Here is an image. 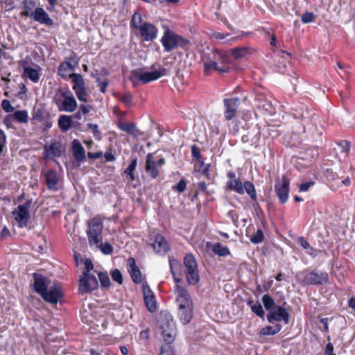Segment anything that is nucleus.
Returning <instances> with one entry per match:
<instances>
[{
	"label": "nucleus",
	"instance_id": "nucleus-1",
	"mask_svg": "<svg viewBox=\"0 0 355 355\" xmlns=\"http://www.w3.org/2000/svg\"><path fill=\"white\" fill-rule=\"evenodd\" d=\"M75 67L69 61L64 60L58 67V74L63 79L68 77L71 78L73 83L72 89L74 91L78 99L85 103L87 102V87L83 76L80 73H73L69 74L70 71H73Z\"/></svg>",
	"mask_w": 355,
	"mask_h": 355
},
{
	"label": "nucleus",
	"instance_id": "nucleus-2",
	"mask_svg": "<svg viewBox=\"0 0 355 355\" xmlns=\"http://www.w3.org/2000/svg\"><path fill=\"white\" fill-rule=\"evenodd\" d=\"M103 227V222L98 218H94L89 221L87 231L89 244L98 246L104 254H111L113 252L112 245L107 242L102 243Z\"/></svg>",
	"mask_w": 355,
	"mask_h": 355
},
{
	"label": "nucleus",
	"instance_id": "nucleus-3",
	"mask_svg": "<svg viewBox=\"0 0 355 355\" xmlns=\"http://www.w3.org/2000/svg\"><path fill=\"white\" fill-rule=\"evenodd\" d=\"M227 177L226 191H234L240 195L246 193L252 202L257 201L256 188L252 182L246 180L242 182L241 180L236 177V173L233 171H228Z\"/></svg>",
	"mask_w": 355,
	"mask_h": 355
},
{
	"label": "nucleus",
	"instance_id": "nucleus-4",
	"mask_svg": "<svg viewBox=\"0 0 355 355\" xmlns=\"http://www.w3.org/2000/svg\"><path fill=\"white\" fill-rule=\"evenodd\" d=\"M170 270L172 273L174 281L176 284L181 282V279L178 277V273L180 270L181 263L175 259H169ZM175 293L176 295V302L178 307H184L187 306H192V299L185 288L176 284L175 287Z\"/></svg>",
	"mask_w": 355,
	"mask_h": 355
},
{
	"label": "nucleus",
	"instance_id": "nucleus-5",
	"mask_svg": "<svg viewBox=\"0 0 355 355\" xmlns=\"http://www.w3.org/2000/svg\"><path fill=\"white\" fill-rule=\"evenodd\" d=\"M160 42L166 52H170L179 47L184 50H188L191 45L189 40L176 34L174 31L170 30L168 26L164 27V32Z\"/></svg>",
	"mask_w": 355,
	"mask_h": 355
},
{
	"label": "nucleus",
	"instance_id": "nucleus-6",
	"mask_svg": "<svg viewBox=\"0 0 355 355\" xmlns=\"http://www.w3.org/2000/svg\"><path fill=\"white\" fill-rule=\"evenodd\" d=\"M59 111L72 112L77 108V102L69 89L59 88L53 98Z\"/></svg>",
	"mask_w": 355,
	"mask_h": 355
},
{
	"label": "nucleus",
	"instance_id": "nucleus-7",
	"mask_svg": "<svg viewBox=\"0 0 355 355\" xmlns=\"http://www.w3.org/2000/svg\"><path fill=\"white\" fill-rule=\"evenodd\" d=\"M301 282L308 285H323L329 282V273L326 271L306 269L298 274Z\"/></svg>",
	"mask_w": 355,
	"mask_h": 355
},
{
	"label": "nucleus",
	"instance_id": "nucleus-8",
	"mask_svg": "<svg viewBox=\"0 0 355 355\" xmlns=\"http://www.w3.org/2000/svg\"><path fill=\"white\" fill-rule=\"evenodd\" d=\"M165 71L166 69L164 68L150 72H144L142 69H137L131 71L130 79L133 86L136 87L139 82L146 84L159 79L160 77L165 75Z\"/></svg>",
	"mask_w": 355,
	"mask_h": 355
},
{
	"label": "nucleus",
	"instance_id": "nucleus-9",
	"mask_svg": "<svg viewBox=\"0 0 355 355\" xmlns=\"http://www.w3.org/2000/svg\"><path fill=\"white\" fill-rule=\"evenodd\" d=\"M46 187L49 190L58 191L63 188V178L61 172L55 169H48L42 171Z\"/></svg>",
	"mask_w": 355,
	"mask_h": 355
},
{
	"label": "nucleus",
	"instance_id": "nucleus-10",
	"mask_svg": "<svg viewBox=\"0 0 355 355\" xmlns=\"http://www.w3.org/2000/svg\"><path fill=\"white\" fill-rule=\"evenodd\" d=\"M184 264L187 268V280L191 285H196L199 282L198 264L192 254H187L184 258Z\"/></svg>",
	"mask_w": 355,
	"mask_h": 355
},
{
	"label": "nucleus",
	"instance_id": "nucleus-11",
	"mask_svg": "<svg viewBox=\"0 0 355 355\" xmlns=\"http://www.w3.org/2000/svg\"><path fill=\"white\" fill-rule=\"evenodd\" d=\"M219 58L218 55H215V49L210 52H204L202 55V62L203 63L204 73L205 75H209L214 71H218L219 73H228V69L224 68L216 67V60Z\"/></svg>",
	"mask_w": 355,
	"mask_h": 355
},
{
	"label": "nucleus",
	"instance_id": "nucleus-12",
	"mask_svg": "<svg viewBox=\"0 0 355 355\" xmlns=\"http://www.w3.org/2000/svg\"><path fill=\"white\" fill-rule=\"evenodd\" d=\"M32 204V199L26 200L23 205H19L12 211L14 219L18 223L19 227H26L30 219L29 209Z\"/></svg>",
	"mask_w": 355,
	"mask_h": 355
},
{
	"label": "nucleus",
	"instance_id": "nucleus-13",
	"mask_svg": "<svg viewBox=\"0 0 355 355\" xmlns=\"http://www.w3.org/2000/svg\"><path fill=\"white\" fill-rule=\"evenodd\" d=\"M160 328L165 343L164 345H169L173 343L176 336V327L175 321L167 316L160 320Z\"/></svg>",
	"mask_w": 355,
	"mask_h": 355
},
{
	"label": "nucleus",
	"instance_id": "nucleus-14",
	"mask_svg": "<svg viewBox=\"0 0 355 355\" xmlns=\"http://www.w3.org/2000/svg\"><path fill=\"white\" fill-rule=\"evenodd\" d=\"M241 99L239 97L232 96L223 99V116L226 121L232 120L236 115Z\"/></svg>",
	"mask_w": 355,
	"mask_h": 355
},
{
	"label": "nucleus",
	"instance_id": "nucleus-15",
	"mask_svg": "<svg viewBox=\"0 0 355 355\" xmlns=\"http://www.w3.org/2000/svg\"><path fill=\"white\" fill-rule=\"evenodd\" d=\"M290 180L286 175H282V180L276 182L275 192L281 202L285 204L289 197Z\"/></svg>",
	"mask_w": 355,
	"mask_h": 355
},
{
	"label": "nucleus",
	"instance_id": "nucleus-16",
	"mask_svg": "<svg viewBox=\"0 0 355 355\" xmlns=\"http://www.w3.org/2000/svg\"><path fill=\"white\" fill-rule=\"evenodd\" d=\"M289 318L288 312L282 306H275L267 315V320L270 323L283 321L286 324L289 322Z\"/></svg>",
	"mask_w": 355,
	"mask_h": 355
},
{
	"label": "nucleus",
	"instance_id": "nucleus-17",
	"mask_svg": "<svg viewBox=\"0 0 355 355\" xmlns=\"http://www.w3.org/2000/svg\"><path fill=\"white\" fill-rule=\"evenodd\" d=\"M98 284L96 277L94 275H83L80 279L79 293L80 294L92 293L98 288Z\"/></svg>",
	"mask_w": 355,
	"mask_h": 355
},
{
	"label": "nucleus",
	"instance_id": "nucleus-18",
	"mask_svg": "<svg viewBox=\"0 0 355 355\" xmlns=\"http://www.w3.org/2000/svg\"><path fill=\"white\" fill-rule=\"evenodd\" d=\"M144 41L152 42L157 37L158 29L153 24L148 21L143 22L137 29Z\"/></svg>",
	"mask_w": 355,
	"mask_h": 355
},
{
	"label": "nucleus",
	"instance_id": "nucleus-19",
	"mask_svg": "<svg viewBox=\"0 0 355 355\" xmlns=\"http://www.w3.org/2000/svg\"><path fill=\"white\" fill-rule=\"evenodd\" d=\"M151 246L155 252L162 255H165L171 250L169 243L159 233H157L154 235V240L151 243Z\"/></svg>",
	"mask_w": 355,
	"mask_h": 355
},
{
	"label": "nucleus",
	"instance_id": "nucleus-20",
	"mask_svg": "<svg viewBox=\"0 0 355 355\" xmlns=\"http://www.w3.org/2000/svg\"><path fill=\"white\" fill-rule=\"evenodd\" d=\"M144 300L147 309L153 313L157 309L155 297L148 284L146 282L142 285Z\"/></svg>",
	"mask_w": 355,
	"mask_h": 355
},
{
	"label": "nucleus",
	"instance_id": "nucleus-21",
	"mask_svg": "<svg viewBox=\"0 0 355 355\" xmlns=\"http://www.w3.org/2000/svg\"><path fill=\"white\" fill-rule=\"evenodd\" d=\"M62 297L63 294L60 287L55 284L49 289L47 288V291L42 296L44 301L51 304H57Z\"/></svg>",
	"mask_w": 355,
	"mask_h": 355
},
{
	"label": "nucleus",
	"instance_id": "nucleus-22",
	"mask_svg": "<svg viewBox=\"0 0 355 355\" xmlns=\"http://www.w3.org/2000/svg\"><path fill=\"white\" fill-rule=\"evenodd\" d=\"M34 21L46 26H52L53 20L42 8H36L31 17Z\"/></svg>",
	"mask_w": 355,
	"mask_h": 355
},
{
	"label": "nucleus",
	"instance_id": "nucleus-23",
	"mask_svg": "<svg viewBox=\"0 0 355 355\" xmlns=\"http://www.w3.org/2000/svg\"><path fill=\"white\" fill-rule=\"evenodd\" d=\"M33 276L34 278V290L42 297L47 291L50 281L47 277H45L42 275L37 272L33 273Z\"/></svg>",
	"mask_w": 355,
	"mask_h": 355
},
{
	"label": "nucleus",
	"instance_id": "nucleus-24",
	"mask_svg": "<svg viewBox=\"0 0 355 355\" xmlns=\"http://www.w3.org/2000/svg\"><path fill=\"white\" fill-rule=\"evenodd\" d=\"M261 140V130L258 127L257 130H252L249 131L247 135H244L241 137V141L243 144L250 142V146L254 148H257L259 146Z\"/></svg>",
	"mask_w": 355,
	"mask_h": 355
},
{
	"label": "nucleus",
	"instance_id": "nucleus-25",
	"mask_svg": "<svg viewBox=\"0 0 355 355\" xmlns=\"http://www.w3.org/2000/svg\"><path fill=\"white\" fill-rule=\"evenodd\" d=\"M128 270L130 273L132 282L135 284L141 282V273L139 267L136 264L135 259L133 257H129L127 260Z\"/></svg>",
	"mask_w": 355,
	"mask_h": 355
},
{
	"label": "nucleus",
	"instance_id": "nucleus-26",
	"mask_svg": "<svg viewBox=\"0 0 355 355\" xmlns=\"http://www.w3.org/2000/svg\"><path fill=\"white\" fill-rule=\"evenodd\" d=\"M145 170L152 179H155L159 175V167L153 159L152 153H148L146 155Z\"/></svg>",
	"mask_w": 355,
	"mask_h": 355
},
{
	"label": "nucleus",
	"instance_id": "nucleus-27",
	"mask_svg": "<svg viewBox=\"0 0 355 355\" xmlns=\"http://www.w3.org/2000/svg\"><path fill=\"white\" fill-rule=\"evenodd\" d=\"M215 55H218L219 58H217L216 60V67L221 68L224 67V68H227L228 69V73L231 70V58L230 56L224 52H221L218 49H215Z\"/></svg>",
	"mask_w": 355,
	"mask_h": 355
},
{
	"label": "nucleus",
	"instance_id": "nucleus-28",
	"mask_svg": "<svg viewBox=\"0 0 355 355\" xmlns=\"http://www.w3.org/2000/svg\"><path fill=\"white\" fill-rule=\"evenodd\" d=\"M193 315V306H187L178 307V316L182 324H187L191 322Z\"/></svg>",
	"mask_w": 355,
	"mask_h": 355
},
{
	"label": "nucleus",
	"instance_id": "nucleus-29",
	"mask_svg": "<svg viewBox=\"0 0 355 355\" xmlns=\"http://www.w3.org/2000/svg\"><path fill=\"white\" fill-rule=\"evenodd\" d=\"M302 141L300 135L297 132L286 134L284 137V144L288 147H297Z\"/></svg>",
	"mask_w": 355,
	"mask_h": 355
},
{
	"label": "nucleus",
	"instance_id": "nucleus-30",
	"mask_svg": "<svg viewBox=\"0 0 355 355\" xmlns=\"http://www.w3.org/2000/svg\"><path fill=\"white\" fill-rule=\"evenodd\" d=\"M72 151L74 158L78 162H83L85 159V150L78 139L72 142Z\"/></svg>",
	"mask_w": 355,
	"mask_h": 355
},
{
	"label": "nucleus",
	"instance_id": "nucleus-31",
	"mask_svg": "<svg viewBox=\"0 0 355 355\" xmlns=\"http://www.w3.org/2000/svg\"><path fill=\"white\" fill-rule=\"evenodd\" d=\"M35 1L34 0H24L22 2V11L20 15L23 17H31L32 12L35 8Z\"/></svg>",
	"mask_w": 355,
	"mask_h": 355
},
{
	"label": "nucleus",
	"instance_id": "nucleus-32",
	"mask_svg": "<svg viewBox=\"0 0 355 355\" xmlns=\"http://www.w3.org/2000/svg\"><path fill=\"white\" fill-rule=\"evenodd\" d=\"M211 251L218 257H225L231 254L228 247L223 245L220 242L213 244Z\"/></svg>",
	"mask_w": 355,
	"mask_h": 355
},
{
	"label": "nucleus",
	"instance_id": "nucleus-33",
	"mask_svg": "<svg viewBox=\"0 0 355 355\" xmlns=\"http://www.w3.org/2000/svg\"><path fill=\"white\" fill-rule=\"evenodd\" d=\"M72 116L68 115H61L58 119V127L62 132H65L72 126Z\"/></svg>",
	"mask_w": 355,
	"mask_h": 355
},
{
	"label": "nucleus",
	"instance_id": "nucleus-34",
	"mask_svg": "<svg viewBox=\"0 0 355 355\" xmlns=\"http://www.w3.org/2000/svg\"><path fill=\"white\" fill-rule=\"evenodd\" d=\"M117 127L122 131L130 134V135H135V132H137L138 130L137 126L133 123H125L122 120H119L117 123Z\"/></svg>",
	"mask_w": 355,
	"mask_h": 355
},
{
	"label": "nucleus",
	"instance_id": "nucleus-35",
	"mask_svg": "<svg viewBox=\"0 0 355 355\" xmlns=\"http://www.w3.org/2000/svg\"><path fill=\"white\" fill-rule=\"evenodd\" d=\"M282 327V325L279 324H276L274 326H266L261 329L259 334L261 336H273L279 333Z\"/></svg>",
	"mask_w": 355,
	"mask_h": 355
},
{
	"label": "nucleus",
	"instance_id": "nucleus-36",
	"mask_svg": "<svg viewBox=\"0 0 355 355\" xmlns=\"http://www.w3.org/2000/svg\"><path fill=\"white\" fill-rule=\"evenodd\" d=\"M44 151L50 154L52 157H59L62 154L59 143H51L49 146H45Z\"/></svg>",
	"mask_w": 355,
	"mask_h": 355
},
{
	"label": "nucleus",
	"instance_id": "nucleus-37",
	"mask_svg": "<svg viewBox=\"0 0 355 355\" xmlns=\"http://www.w3.org/2000/svg\"><path fill=\"white\" fill-rule=\"evenodd\" d=\"M247 304L250 307L252 311L257 316L261 318L264 317L265 312L261 304L259 302H254L253 300H250L247 302Z\"/></svg>",
	"mask_w": 355,
	"mask_h": 355
},
{
	"label": "nucleus",
	"instance_id": "nucleus-38",
	"mask_svg": "<svg viewBox=\"0 0 355 355\" xmlns=\"http://www.w3.org/2000/svg\"><path fill=\"white\" fill-rule=\"evenodd\" d=\"M137 165V158L135 157L130 160L128 166L124 171V173L129 177V180L133 182L136 180L135 171Z\"/></svg>",
	"mask_w": 355,
	"mask_h": 355
},
{
	"label": "nucleus",
	"instance_id": "nucleus-39",
	"mask_svg": "<svg viewBox=\"0 0 355 355\" xmlns=\"http://www.w3.org/2000/svg\"><path fill=\"white\" fill-rule=\"evenodd\" d=\"M24 76L29 78L32 82L36 83L40 80V75L39 71L32 67H24Z\"/></svg>",
	"mask_w": 355,
	"mask_h": 355
},
{
	"label": "nucleus",
	"instance_id": "nucleus-40",
	"mask_svg": "<svg viewBox=\"0 0 355 355\" xmlns=\"http://www.w3.org/2000/svg\"><path fill=\"white\" fill-rule=\"evenodd\" d=\"M11 117L19 123H26L28 121V114L26 110H17L11 114Z\"/></svg>",
	"mask_w": 355,
	"mask_h": 355
},
{
	"label": "nucleus",
	"instance_id": "nucleus-41",
	"mask_svg": "<svg viewBox=\"0 0 355 355\" xmlns=\"http://www.w3.org/2000/svg\"><path fill=\"white\" fill-rule=\"evenodd\" d=\"M249 51L247 47L234 48L231 50L232 55L235 59H240L245 57Z\"/></svg>",
	"mask_w": 355,
	"mask_h": 355
},
{
	"label": "nucleus",
	"instance_id": "nucleus-42",
	"mask_svg": "<svg viewBox=\"0 0 355 355\" xmlns=\"http://www.w3.org/2000/svg\"><path fill=\"white\" fill-rule=\"evenodd\" d=\"M143 24L142 22V17L141 15L139 12H135L130 20V26L132 28H135L137 30L139 27V26H141Z\"/></svg>",
	"mask_w": 355,
	"mask_h": 355
},
{
	"label": "nucleus",
	"instance_id": "nucleus-43",
	"mask_svg": "<svg viewBox=\"0 0 355 355\" xmlns=\"http://www.w3.org/2000/svg\"><path fill=\"white\" fill-rule=\"evenodd\" d=\"M262 302L265 309L269 312L275 306L274 300L268 294L263 295Z\"/></svg>",
	"mask_w": 355,
	"mask_h": 355
},
{
	"label": "nucleus",
	"instance_id": "nucleus-44",
	"mask_svg": "<svg viewBox=\"0 0 355 355\" xmlns=\"http://www.w3.org/2000/svg\"><path fill=\"white\" fill-rule=\"evenodd\" d=\"M119 101L124 103L127 107H131L133 106V96L130 92H125L119 98Z\"/></svg>",
	"mask_w": 355,
	"mask_h": 355
},
{
	"label": "nucleus",
	"instance_id": "nucleus-45",
	"mask_svg": "<svg viewBox=\"0 0 355 355\" xmlns=\"http://www.w3.org/2000/svg\"><path fill=\"white\" fill-rule=\"evenodd\" d=\"M191 150L192 157L196 159L197 161L200 162V165L204 166V161L202 160L199 147L197 145H193Z\"/></svg>",
	"mask_w": 355,
	"mask_h": 355
},
{
	"label": "nucleus",
	"instance_id": "nucleus-46",
	"mask_svg": "<svg viewBox=\"0 0 355 355\" xmlns=\"http://www.w3.org/2000/svg\"><path fill=\"white\" fill-rule=\"evenodd\" d=\"M264 239V234L261 229L257 230V232L250 237V241L254 244L261 243Z\"/></svg>",
	"mask_w": 355,
	"mask_h": 355
},
{
	"label": "nucleus",
	"instance_id": "nucleus-47",
	"mask_svg": "<svg viewBox=\"0 0 355 355\" xmlns=\"http://www.w3.org/2000/svg\"><path fill=\"white\" fill-rule=\"evenodd\" d=\"M99 281L101 282V286L108 288L110 286V279L107 273L99 272L98 274Z\"/></svg>",
	"mask_w": 355,
	"mask_h": 355
},
{
	"label": "nucleus",
	"instance_id": "nucleus-48",
	"mask_svg": "<svg viewBox=\"0 0 355 355\" xmlns=\"http://www.w3.org/2000/svg\"><path fill=\"white\" fill-rule=\"evenodd\" d=\"M96 81L98 83L100 92L103 94H105L107 92V88L109 85V80L107 79L101 80L99 77H97Z\"/></svg>",
	"mask_w": 355,
	"mask_h": 355
},
{
	"label": "nucleus",
	"instance_id": "nucleus-49",
	"mask_svg": "<svg viewBox=\"0 0 355 355\" xmlns=\"http://www.w3.org/2000/svg\"><path fill=\"white\" fill-rule=\"evenodd\" d=\"M187 188V182L184 179H181L178 183L173 186L172 189L179 193H183Z\"/></svg>",
	"mask_w": 355,
	"mask_h": 355
},
{
	"label": "nucleus",
	"instance_id": "nucleus-50",
	"mask_svg": "<svg viewBox=\"0 0 355 355\" xmlns=\"http://www.w3.org/2000/svg\"><path fill=\"white\" fill-rule=\"evenodd\" d=\"M159 355H175V353L171 345H164L160 348Z\"/></svg>",
	"mask_w": 355,
	"mask_h": 355
},
{
	"label": "nucleus",
	"instance_id": "nucleus-51",
	"mask_svg": "<svg viewBox=\"0 0 355 355\" xmlns=\"http://www.w3.org/2000/svg\"><path fill=\"white\" fill-rule=\"evenodd\" d=\"M315 20V15L311 12H304L301 17V21L304 24H308L313 22Z\"/></svg>",
	"mask_w": 355,
	"mask_h": 355
},
{
	"label": "nucleus",
	"instance_id": "nucleus-52",
	"mask_svg": "<svg viewBox=\"0 0 355 355\" xmlns=\"http://www.w3.org/2000/svg\"><path fill=\"white\" fill-rule=\"evenodd\" d=\"M112 278L114 281L116 282L119 284L123 283V276L121 271L119 269H114L111 273Z\"/></svg>",
	"mask_w": 355,
	"mask_h": 355
},
{
	"label": "nucleus",
	"instance_id": "nucleus-53",
	"mask_svg": "<svg viewBox=\"0 0 355 355\" xmlns=\"http://www.w3.org/2000/svg\"><path fill=\"white\" fill-rule=\"evenodd\" d=\"M209 170H210V164H205L204 166L200 165V167L199 168V171L200 173L206 177V178L209 180H211V176L209 174Z\"/></svg>",
	"mask_w": 355,
	"mask_h": 355
},
{
	"label": "nucleus",
	"instance_id": "nucleus-54",
	"mask_svg": "<svg viewBox=\"0 0 355 355\" xmlns=\"http://www.w3.org/2000/svg\"><path fill=\"white\" fill-rule=\"evenodd\" d=\"M298 242L304 249H309L310 250L318 251L314 248L311 247L309 243L303 236L299 237Z\"/></svg>",
	"mask_w": 355,
	"mask_h": 355
},
{
	"label": "nucleus",
	"instance_id": "nucleus-55",
	"mask_svg": "<svg viewBox=\"0 0 355 355\" xmlns=\"http://www.w3.org/2000/svg\"><path fill=\"white\" fill-rule=\"evenodd\" d=\"M314 184H315V182H313V181H309V182L302 183V184H300V186H299V191L300 192H306L309 191L310 187L313 186Z\"/></svg>",
	"mask_w": 355,
	"mask_h": 355
},
{
	"label": "nucleus",
	"instance_id": "nucleus-56",
	"mask_svg": "<svg viewBox=\"0 0 355 355\" xmlns=\"http://www.w3.org/2000/svg\"><path fill=\"white\" fill-rule=\"evenodd\" d=\"M1 106L3 110L6 112H12L14 110V107L10 105L9 100L3 99L1 102Z\"/></svg>",
	"mask_w": 355,
	"mask_h": 355
},
{
	"label": "nucleus",
	"instance_id": "nucleus-57",
	"mask_svg": "<svg viewBox=\"0 0 355 355\" xmlns=\"http://www.w3.org/2000/svg\"><path fill=\"white\" fill-rule=\"evenodd\" d=\"M94 265L91 260H86L85 262V269L83 272V275L87 276V275H91L89 272L93 269Z\"/></svg>",
	"mask_w": 355,
	"mask_h": 355
},
{
	"label": "nucleus",
	"instance_id": "nucleus-58",
	"mask_svg": "<svg viewBox=\"0 0 355 355\" xmlns=\"http://www.w3.org/2000/svg\"><path fill=\"white\" fill-rule=\"evenodd\" d=\"M19 87L20 89V92H19L17 96L20 99H24L26 97V93L28 92L26 86L25 84L21 83L19 84Z\"/></svg>",
	"mask_w": 355,
	"mask_h": 355
},
{
	"label": "nucleus",
	"instance_id": "nucleus-59",
	"mask_svg": "<svg viewBox=\"0 0 355 355\" xmlns=\"http://www.w3.org/2000/svg\"><path fill=\"white\" fill-rule=\"evenodd\" d=\"M6 144V136L4 131L0 129V154Z\"/></svg>",
	"mask_w": 355,
	"mask_h": 355
},
{
	"label": "nucleus",
	"instance_id": "nucleus-60",
	"mask_svg": "<svg viewBox=\"0 0 355 355\" xmlns=\"http://www.w3.org/2000/svg\"><path fill=\"white\" fill-rule=\"evenodd\" d=\"M87 127L89 129H90L95 137H100L101 132L98 130V126L97 124L95 123H88Z\"/></svg>",
	"mask_w": 355,
	"mask_h": 355
},
{
	"label": "nucleus",
	"instance_id": "nucleus-61",
	"mask_svg": "<svg viewBox=\"0 0 355 355\" xmlns=\"http://www.w3.org/2000/svg\"><path fill=\"white\" fill-rule=\"evenodd\" d=\"M227 216L229 218L232 220L234 223L238 222L239 220V214L236 210L232 209L230 210L227 213Z\"/></svg>",
	"mask_w": 355,
	"mask_h": 355
},
{
	"label": "nucleus",
	"instance_id": "nucleus-62",
	"mask_svg": "<svg viewBox=\"0 0 355 355\" xmlns=\"http://www.w3.org/2000/svg\"><path fill=\"white\" fill-rule=\"evenodd\" d=\"M104 157L106 162H113L115 160V156L112 153V148H109L105 151Z\"/></svg>",
	"mask_w": 355,
	"mask_h": 355
},
{
	"label": "nucleus",
	"instance_id": "nucleus-63",
	"mask_svg": "<svg viewBox=\"0 0 355 355\" xmlns=\"http://www.w3.org/2000/svg\"><path fill=\"white\" fill-rule=\"evenodd\" d=\"M33 119L35 121H44V117L43 116V111L42 110H37L33 114Z\"/></svg>",
	"mask_w": 355,
	"mask_h": 355
},
{
	"label": "nucleus",
	"instance_id": "nucleus-64",
	"mask_svg": "<svg viewBox=\"0 0 355 355\" xmlns=\"http://www.w3.org/2000/svg\"><path fill=\"white\" fill-rule=\"evenodd\" d=\"M324 354L325 355H336L334 353V346L331 343H328L324 348Z\"/></svg>",
	"mask_w": 355,
	"mask_h": 355
}]
</instances>
